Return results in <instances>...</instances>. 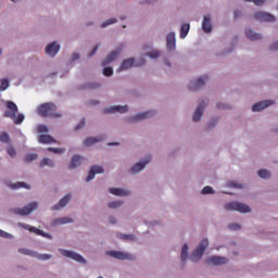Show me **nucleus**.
I'll return each instance as SVG.
<instances>
[{
  "label": "nucleus",
  "instance_id": "42",
  "mask_svg": "<svg viewBox=\"0 0 278 278\" xmlns=\"http://www.w3.org/2000/svg\"><path fill=\"white\" fill-rule=\"evenodd\" d=\"M9 86L10 81L8 79H2L0 90H8Z\"/></svg>",
  "mask_w": 278,
  "mask_h": 278
},
{
  "label": "nucleus",
  "instance_id": "7",
  "mask_svg": "<svg viewBox=\"0 0 278 278\" xmlns=\"http://www.w3.org/2000/svg\"><path fill=\"white\" fill-rule=\"evenodd\" d=\"M60 253L63 254L64 257L74 260V262H78L79 264H86V258H84V256H81L80 254H77L73 251L60 250Z\"/></svg>",
  "mask_w": 278,
  "mask_h": 278
},
{
  "label": "nucleus",
  "instance_id": "40",
  "mask_svg": "<svg viewBox=\"0 0 278 278\" xmlns=\"http://www.w3.org/2000/svg\"><path fill=\"white\" fill-rule=\"evenodd\" d=\"M0 142H10V136L7 132H1Z\"/></svg>",
  "mask_w": 278,
  "mask_h": 278
},
{
  "label": "nucleus",
  "instance_id": "21",
  "mask_svg": "<svg viewBox=\"0 0 278 278\" xmlns=\"http://www.w3.org/2000/svg\"><path fill=\"white\" fill-rule=\"evenodd\" d=\"M71 201V193L66 194L60 202L52 207V210H62V207H66L68 202Z\"/></svg>",
  "mask_w": 278,
  "mask_h": 278
},
{
  "label": "nucleus",
  "instance_id": "46",
  "mask_svg": "<svg viewBox=\"0 0 278 278\" xmlns=\"http://www.w3.org/2000/svg\"><path fill=\"white\" fill-rule=\"evenodd\" d=\"M248 3H254V5H264V0H244Z\"/></svg>",
  "mask_w": 278,
  "mask_h": 278
},
{
  "label": "nucleus",
  "instance_id": "27",
  "mask_svg": "<svg viewBox=\"0 0 278 278\" xmlns=\"http://www.w3.org/2000/svg\"><path fill=\"white\" fill-rule=\"evenodd\" d=\"M245 36L249 38V40H262V35L253 31V29H248L245 31Z\"/></svg>",
  "mask_w": 278,
  "mask_h": 278
},
{
  "label": "nucleus",
  "instance_id": "10",
  "mask_svg": "<svg viewBox=\"0 0 278 278\" xmlns=\"http://www.w3.org/2000/svg\"><path fill=\"white\" fill-rule=\"evenodd\" d=\"M149 162H151V156H147L143 161L135 164L134 167L130 168V173L132 175H136V173H140V170H142L147 166V164H149Z\"/></svg>",
  "mask_w": 278,
  "mask_h": 278
},
{
  "label": "nucleus",
  "instance_id": "2",
  "mask_svg": "<svg viewBox=\"0 0 278 278\" xmlns=\"http://www.w3.org/2000/svg\"><path fill=\"white\" fill-rule=\"evenodd\" d=\"M39 116L43 118H62V114L58 113V106L53 102H46L38 106Z\"/></svg>",
  "mask_w": 278,
  "mask_h": 278
},
{
  "label": "nucleus",
  "instance_id": "36",
  "mask_svg": "<svg viewBox=\"0 0 278 278\" xmlns=\"http://www.w3.org/2000/svg\"><path fill=\"white\" fill-rule=\"evenodd\" d=\"M48 151H51L52 153H56L58 155L64 153L66 149L64 148H48Z\"/></svg>",
  "mask_w": 278,
  "mask_h": 278
},
{
  "label": "nucleus",
  "instance_id": "34",
  "mask_svg": "<svg viewBox=\"0 0 278 278\" xmlns=\"http://www.w3.org/2000/svg\"><path fill=\"white\" fill-rule=\"evenodd\" d=\"M56 225H66L68 223H73V219L68 217H62L55 220Z\"/></svg>",
  "mask_w": 278,
  "mask_h": 278
},
{
  "label": "nucleus",
  "instance_id": "13",
  "mask_svg": "<svg viewBox=\"0 0 278 278\" xmlns=\"http://www.w3.org/2000/svg\"><path fill=\"white\" fill-rule=\"evenodd\" d=\"M275 102L273 100H264L253 104L252 112H262L265 108L273 105Z\"/></svg>",
  "mask_w": 278,
  "mask_h": 278
},
{
  "label": "nucleus",
  "instance_id": "5",
  "mask_svg": "<svg viewBox=\"0 0 278 278\" xmlns=\"http://www.w3.org/2000/svg\"><path fill=\"white\" fill-rule=\"evenodd\" d=\"M34 210H38L37 202H31L24 206L23 208H13L12 213L17 214L18 216H29V214H31Z\"/></svg>",
  "mask_w": 278,
  "mask_h": 278
},
{
  "label": "nucleus",
  "instance_id": "53",
  "mask_svg": "<svg viewBox=\"0 0 278 278\" xmlns=\"http://www.w3.org/2000/svg\"><path fill=\"white\" fill-rule=\"evenodd\" d=\"M99 50V46H96L92 51L89 53V58H92V55H94V53H97V51Z\"/></svg>",
  "mask_w": 278,
  "mask_h": 278
},
{
  "label": "nucleus",
  "instance_id": "6",
  "mask_svg": "<svg viewBox=\"0 0 278 278\" xmlns=\"http://www.w3.org/2000/svg\"><path fill=\"white\" fill-rule=\"evenodd\" d=\"M18 253H22L23 255H29L30 257H36L37 260H41V262H47V260H51L50 254H39L25 248H21L18 250Z\"/></svg>",
  "mask_w": 278,
  "mask_h": 278
},
{
  "label": "nucleus",
  "instance_id": "25",
  "mask_svg": "<svg viewBox=\"0 0 278 278\" xmlns=\"http://www.w3.org/2000/svg\"><path fill=\"white\" fill-rule=\"evenodd\" d=\"M131 66H134V59L124 60L118 67L117 73H121V71H127L131 68Z\"/></svg>",
  "mask_w": 278,
  "mask_h": 278
},
{
  "label": "nucleus",
  "instance_id": "45",
  "mask_svg": "<svg viewBox=\"0 0 278 278\" xmlns=\"http://www.w3.org/2000/svg\"><path fill=\"white\" fill-rule=\"evenodd\" d=\"M113 23H116V18H110L106 22H103L101 27H108V25H113Z\"/></svg>",
  "mask_w": 278,
  "mask_h": 278
},
{
  "label": "nucleus",
  "instance_id": "16",
  "mask_svg": "<svg viewBox=\"0 0 278 278\" xmlns=\"http://www.w3.org/2000/svg\"><path fill=\"white\" fill-rule=\"evenodd\" d=\"M129 109L127 108V105H115V106H111L109 109L104 110V114H114L116 112H118L119 114H125V112H127Z\"/></svg>",
  "mask_w": 278,
  "mask_h": 278
},
{
  "label": "nucleus",
  "instance_id": "60",
  "mask_svg": "<svg viewBox=\"0 0 278 278\" xmlns=\"http://www.w3.org/2000/svg\"><path fill=\"white\" fill-rule=\"evenodd\" d=\"M110 223H111L112 225L116 224V218L111 217V218H110Z\"/></svg>",
  "mask_w": 278,
  "mask_h": 278
},
{
  "label": "nucleus",
  "instance_id": "52",
  "mask_svg": "<svg viewBox=\"0 0 278 278\" xmlns=\"http://www.w3.org/2000/svg\"><path fill=\"white\" fill-rule=\"evenodd\" d=\"M99 84H89L87 85V88H90L91 90H94V88H99Z\"/></svg>",
  "mask_w": 278,
  "mask_h": 278
},
{
  "label": "nucleus",
  "instance_id": "59",
  "mask_svg": "<svg viewBox=\"0 0 278 278\" xmlns=\"http://www.w3.org/2000/svg\"><path fill=\"white\" fill-rule=\"evenodd\" d=\"M136 66H144V60H141L140 63H136Z\"/></svg>",
  "mask_w": 278,
  "mask_h": 278
},
{
  "label": "nucleus",
  "instance_id": "57",
  "mask_svg": "<svg viewBox=\"0 0 278 278\" xmlns=\"http://www.w3.org/2000/svg\"><path fill=\"white\" fill-rule=\"evenodd\" d=\"M72 60H73V62H75V60H79V54L78 53H74L72 55Z\"/></svg>",
  "mask_w": 278,
  "mask_h": 278
},
{
  "label": "nucleus",
  "instance_id": "39",
  "mask_svg": "<svg viewBox=\"0 0 278 278\" xmlns=\"http://www.w3.org/2000/svg\"><path fill=\"white\" fill-rule=\"evenodd\" d=\"M34 160H38V154L30 153V154L26 155V157H25V162H34Z\"/></svg>",
  "mask_w": 278,
  "mask_h": 278
},
{
  "label": "nucleus",
  "instance_id": "29",
  "mask_svg": "<svg viewBox=\"0 0 278 278\" xmlns=\"http://www.w3.org/2000/svg\"><path fill=\"white\" fill-rule=\"evenodd\" d=\"M23 227H24V229H28L29 231H33L37 236H43V238H47V233H45L42 230H40L36 227H31L29 225H24Z\"/></svg>",
  "mask_w": 278,
  "mask_h": 278
},
{
  "label": "nucleus",
  "instance_id": "32",
  "mask_svg": "<svg viewBox=\"0 0 278 278\" xmlns=\"http://www.w3.org/2000/svg\"><path fill=\"white\" fill-rule=\"evenodd\" d=\"M188 244L187 243H185L184 245H182V249H181V254H180V260H181V262L184 263V262H186V260H188Z\"/></svg>",
  "mask_w": 278,
  "mask_h": 278
},
{
  "label": "nucleus",
  "instance_id": "54",
  "mask_svg": "<svg viewBox=\"0 0 278 278\" xmlns=\"http://www.w3.org/2000/svg\"><path fill=\"white\" fill-rule=\"evenodd\" d=\"M8 232L0 229V238H8Z\"/></svg>",
  "mask_w": 278,
  "mask_h": 278
},
{
  "label": "nucleus",
  "instance_id": "28",
  "mask_svg": "<svg viewBox=\"0 0 278 278\" xmlns=\"http://www.w3.org/2000/svg\"><path fill=\"white\" fill-rule=\"evenodd\" d=\"M81 160L83 157L79 156V155H74L72 157V162L70 164V168H77V166H80L81 165Z\"/></svg>",
  "mask_w": 278,
  "mask_h": 278
},
{
  "label": "nucleus",
  "instance_id": "41",
  "mask_svg": "<svg viewBox=\"0 0 278 278\" xmlns=\"http://www.w3.org/2000/svg\"><path fill=\"white\" fill-rule=\"evenodd\" d=\"M202 194H214V189L210 186H206L202 189Z\"/></svg>",
  "mask_w": 278,
  "mask_h": 278
},
{
  "label": "nucleus",
  "instance_id": "38",
  "mask_svg": "<svg viewBox=\"0 0 278 278\" xmlns=\"http://www.w3.org/2000/svg\"><path fill=\"white\" fill-rule=\"evenodd\" d=\"M103 75L105 77H112V75H114V70H112V67H104Z\"/></svg>",
  "mask_w": 278,
  "mask_h": 278
},
{
  "label": "nucleus",
  "instance_id": "18",
  "mask_svg": "<svg viewBox=\"0 0 278 278\" xmlns=\"http://www.w3.org/2000/svg\"><path fill=\"white\" fill-rule=\"evenodd\" d=\"M204 108H205V102H202L198 105V108L193 114V117H192L193 123H199V121H201V116H203Z\"/></svg>",
  "mask_w": 278,
  "mask_h": 278
},
{
  "label": "nucleus",
  "instance_id": "1",
  "mask_svg": "<svg viewBox=\"0 0 278 278\" xmlns=\"http://www.w3.org/2000/svg\"><path fill=\"white\" fill-rule=\"evenodd\" d=\"M4 106L7 110L4 111V118H11L15 125H21L23 121H25V115L23 113H18V106L13 101H5Z\"/></svg>",
  "mask_w": 278,
  "mask_h": 278
},
{
  "label": "nucleus",
  "instance_id": "61",
  "mask_svg": "<svg viewBox=\"0 0 278 278\" xmlns=\"http://www.w3.org/2000/svg\"><path fill=\"white\" fill-rule=\"evenodd\" d=\"M108 146H109V147H116V146H118V143L113 142V143H108Z\"/></svg>",
  "mask_w": 278,
  "mask_h": 278
},
{
  "label": "nucleus",
  "instance_id": "3",
  "mask_svg": "<svg viewBox=\"0 0 278 278\" xmlns=\"http://www.w3.org/2000/svg\"><path fill=\"white\" fill-rule=\"evenodd\" d=\"M208 245H210V241H207V239H203L199 243L198 248L191 254L190 261L199 262V260H201V257H203V254L205 253V250L207 249Z\"/></svg>",
  "mask_w": 278,
  "mask_h": 278
},
{
  "label": "nucleus",
  "instance_id": "24",
  "mask_svg": "<svg viewBox=\"0 0 278 278\" xmlns=\"http://www.w3.org/2000/svg\"><path fill=\"white\" fill-rule=\"evenodd\" d=\"M121 53V51L115 50L113 52H111L106 59L104 61H102V66H105L106 64H110L111 62H114V60H116L118 58V54Z\"/></svg>",
  "mask_w": 278,
  "mask_h": 278
},
{
  "label": "nucleus",
  "instance_id": "56",
  "mask_svg": "<svg viewBox=\"0 0 278 278\" xmlns=\"http://www.w3.org/2000/svg\"><path fill=\"white\" fill-rule=\"evenodd\" d=\"M240 16H242V12L235 11V18H240Z\"/></svg>",
  "mask_w": 278,
  "mask_h": 278
},
{
  "label": "nucleus",
  "instance_id": "51",
  "mask_svg": "<svg viewBox=\"0 0 278 278\" xmlns=\"http://www.w3.org/2000/svg\"><path fill=\"white\" fill-rule=\"evenodd\" d=\"M122 240H134L132 235H121Z\"/></svg>",
  "mask_w": 278,
  "mask_h": 278
},
{
  "label": "nucleus",
  "instance_id": "62",
  "mask_svg": "<svg viewBox=\"0 0 278 278\" xmlns=\"http://www.w3.org/2000/svg\"><path fill=\"white\" fill-rule=\"evenodd\" d=\"M216 123V121H214V123H211L210 125H208V127H214V124Z\"/></svg>",
  "mask_w": 278,
  "mask_h": 278
},
{
  "label": "nucleus",
  "instance_id": "19",
  "mask_svg": "<svg viewBox=\"0 0 278 278\" xmlns=\"http://www.w3.org/2000/svg\"><path fill=\"white\" fill-rule=\"evenodd\" d=\"M105 140V136H99V137H88L85 139L84 144L85 147H91V144H97V142H103Z\"/></svg>",
  "mask_w": 278,
  "mask_h": 278
},
{
  "label": "nucleus",
  "instance_id": "33",
  "mask_svg": "<svg viewBox=\"0 0 278 278\" xmlns=\"http://www.w3.org/2000/svg\"><path fill=\"white\" fill-rule=\"evenodd\" d=\"M258 177H261V179H268L270 178V172H268V169H260L257 172Z\"/></svg>",
  "mask_w": 278,
  "mask_h": 278
},
{
  "label": "nucleus",
  "instance_id": "47",
  "mask_svg": "<svg viewBox=\"0 0 278 278\" xmlns=\"http://www.w3.org/2000/svg\"><path fill=\"white\" fill-rule=\"evenodd\" d=\"M8 155H10V157H14V155H16V150L14 148H8L7 150Z\"/></svg>",
  "mask_w": 278,
  "mask_h": 278
},
{
  "label": "nucleus",
  "instance_id": "26",
  "mask_svg": "<svg viewBox=\"0 0 278 278\" xmlns=\"http://www.w3.org/2000/svg\"><path fill=\"white\" fill-rule=\"evenodd\" d=\"M38 141L41 144H51L55 142V139H53V137H51L50 135H39Z\"/></svg>",
  "mask_w": 278,
  "mask_h": 278
},
{
  "label": "nucleus",
  "instance_id": "43",
  "mask_svg": "<svg viewBox=\"0 0 278 278\" xmlns=\"http://www.w3.org/2000/svg\"><path fill=\"white\" fill-rule=\"evenodd\" d=\"M37 131H38V134H47V131H49V128L45 125H39L37 127Z\"/></svg>",
  "mask_w": 278,
  "mask_h": 278
},
{
  "label": "nucleus",
  "instance_id": "37",
  "mask_svg": "<svg viewBox=\"0 0 278 278\" xmlns=\"http://www.w3.org/2000/svg\"><path fill=\"white\" fill-rule=\"evenodd\" d=\"M121 205H123V202L121 201H113L109 203V207L111 210H116V207H121Z\"/></svg>",
  "mask_w": 278,
  "mask_h": 278
},
{
  "label": "nucleus",
  "instance_id": "14",
  "mask_svg": "<svg viewBox=\"0 0 278 278\" xmlns=\"http://www.w3.org/2000/svg\"><path fill=\"white\" fill-rule=\"evenodd\" d=\"M229 261L227 257L222 256H211L206 260L207 264H212L213 266H220L223 264H227Z\"/></svg>",
  "mask_w": 278,
  "mask_h": 278
},
{
  "label": "nucleus",
  "instance_id": "49",
  "mask_svg": "<svg viewBox=\"0 0 278 278\" xmlns=\"http://www.w3.org/2000/svg\"><path fill=\"white\" fill-rule=\"evenodd\" d=\"M217 110H228L229 105L218 102L216 104Z\"/></svg>",
  "mask_w": 278,
  "mask_h": 278
},
{
  "label": "nucleus",
  "instance_id": "9",
  "mask_svg": "<svg viewBox=\"0 0 278 278\" xmlns=\"http://www.w3.org/2000/svg\"><path fill=\"white\" fill-rule=\"evenodd\" d=\"M155 115V111H148L143 113H138L134 117L130 118L131 123H140V121H147V118H151V116Z\"/></svg>",
  "mask_w": 278,
  "mask_h": 278
},
{
  "label": "nucleus",
  "instance_id": "35",
  "mask_svg": "<svg viewBox=\"0 0 278 278\" xmlns=\"http://www.w3.org/2000/svg\"><path fill=\"white\" fill-rule=\"evenodd\" d=\"M11 188L13 190H17V188H26V189H29V186L25 182H17V184H14V185H11Z\"/></svg>",
  "mask_w": 278,
  "mask_h": 278
},
{
  "label": "nucleus",
  "instance_id": "12",
  "mask_svg": "<svg viewBox=\"0 0 278 278\" xmlns=\"http://www.w3.org/2000/svg\"><path fill=\"white\" fill-rule=\"evenodd\" d=\"M205 81H207V76H202L198 78L195 81H191L189 84V89L192 91L199 90V88H202V86H205Z\"/></svg>",
  "mask_w": 278,
  "mask_h": 278
},
{
  "label": "nucleus",
  "instance_id": "8",
  "mask_svg": "<svg viewBox=\"0 0 278 278\" xmlns=\"http://www.w3.org/2000/svg\"><path fill=\"white\" fill-rule=\"evenodd\" d=\"M254 18L256 21H260L261 23H273L275 22V15L270 14V13H266V12H256L254 14Z\"/></svg>",
  "mask_w": 278,
  "mask_h": 278
},
{
  "label": "nucleus",
  "instance_id": "22",
  "mask_svg": "<svg viewBox=\"0 0 278 278\" xmlns=\"http://www.w3.org/2000/svg\"><path fill=\"white\" fill-rule=\"evenodd\" d=\"M166 47L169 51H173L175 49L176 39H175V33H169L166 38Z\"/></svg>",
  "mask_w": 278,
  "mask_h": 278
},
{
  "label": "nucleus",
  "instance_id": "4",
  "mask_svg": "<svg viewBox=\"0 0 278 278\" xmlns=\"http://www.w3.org/2000/svg\"><path fill=\"white\" fill-rule=\"evenodd\" d=\"M225 210L227 212H240L241 214H249V212H251L249 205L240 202H229L225 204Z\"/></svg>",
  "mask_w": 278,
  "mask_h": 278
},
{
  "label": "nucleus",
  "instance_id": "30",
  "mask_svg": "<svg viewBox=\"0 0 278 278\" xmlns=\"http://www.w3.org/2000/svg\"><path fill=\"white\" fill-rule=\"evenodd\" d=\"M190 31V25L188 23H185L180 26V38H186Z\"/></svg>",
  "mask_w": 278,
  "mask_h": 278
},
{
  "label": "nucleus",
  "instance_id": "50",
  "mask_svg": "<svg viewBox=\"0 0 278 278\" xmlns=\"http://www.w3.org/2000/svg\"><path fill=\"white\" fill-rule=\"evenodd\" d=\"M228 229H230L231 231H236V229H240V225H238V224H230L228 226Z\"/></svg>",
  "mask_w": 278,
  "mask_h": 278
},
{
  "label": "nucleus",
  "instance_id": "44",
  "mask_svg": "<svg viewBox=\"0 0 278 278\" xmlns=\"http://www.w3.org/2000/svg\"><path fill=\"white\" fill-rule=\"evenodd\" d=\"M147 55H148L149 58H151L152 60H156V58L160 55V51L154 50V51H152V52H149Z\"/></svg>",
  "mask_w": 278,
  "mask_h": 278
},
{
  "label": "nucleus",
  "instance_id": "64",
  "mask_svg": "<svg viewBox=\"0 0 278 278\" xmlns=\"http://www.w3.org/2000/svg\"><path fill=\"white\" fill-rule=\"evenodd\" d=\"M167 66H170V63L166 62Z\"/></svg>",
  "mask_w": 278,
  "mask_h": 278
},
{
  "label": "nucleus",
  "instance_id": "20",
  "mask_svg": "<svg viewBox=\"0 0 278 278\" xmlns=\"http://www.w3.org/2000/svg\"><path fill=\"white\" fill-rule=\"evenodd\" d=\"M202 29L205 34L212 33V20L210 16H204V20L202 22Z\"/></svg>",
  "mask_w": 278,
  "mask_h": 278
},
{
  "label": "nucleus",
  "instance_id": "58",
  "mask_svg": "<svg viewBox=\"0 0 278 278\" xmlns=\"http://www.w3.org/2000/svg\"><path fill=\"white\" fill-rule=\"evenodd\" d=\"M230 186H231V188H242L240 185H238L236 182H231Z\"/></svg>",
  "mask_w": 278,
  "mask_h": 278
},
{
  "label": "nucleus",
  "instance_id": "23",
  "mask_svg": "<svg viewBox=\"0 0 278 278\" xmlns=\"http://www.w3.org/2000/svg\"><path fill=\"white\" fill-rule=\"evenodd\" d=\"M109 192L115 197H128L129 191L121 188H110Z\"/></svg>",
  "mask_w": 278,
  "mask_h": 278
},
{
  "label": "nucleus",
  "instance_id": "48",
  "mask_svg": "<svg viewBox=\"0 0 278 278\" xmlns=\"http://www.w3.org/2000/svg\"><path fill=\"white\" fill-rule=\"evenodd\" d=\"M86 127V119L80 121V123L75 127V131H79V129Z\"/></svg>",
  "mask_w": 278,
  "mask_h": 278
},
{
  "label": "nucleus",
  "instance_id": "63",
  "mask_svg": "<svg viewBox=\"0 0 278 278\" xmlns=\"http://www.w3.org/2000/svg\"><path fill=\"white\" fill-rule=\"evenodd\" d=\"M97 103H99V102L92 101V102H91V105H97Z\"/></svg>",
  "mask_w": 278,
  "mask_h": 278
},
{
  "label": "nucleus",
  "instance_id": "17",
  "mask_svg": "<svg viewBox=\"0 0 278 278\" xmlns=\"http://www.w3.org/2000/svg\"><path fill=\"white\" fill-rule=\"evenodd\" d=\"M101 173H103V168L99 165H93L86 177V181H92V179H94V175H101Z\"/></svg>",
  "mask_w": 278,
  "mask_h": 278
},
{
  "label": "nucleus",
  "instance_id": "55",
  "mask_svg": "<svg viewBox=\"0 0 278 278\" xmlns=\"http://www.w3.org/2000/svg\"><path fill=\"white\" fill-rule=\"evenodd\" d=\"M271 51H278V42L274 43L271 47H270Z\"/></svg>",
  "mask_w": 278,
  "mask_h": 278
},
{
  "label": "nucleus",
  "instance_id": "11",
  "mask_svg": "<svg viewBox=\"0 0 278 278\" xmlns=\"http://www.w3.org/2000/svg\"><path fill=\"white\" fill-rule=\"evenodd\" d=\"M106 255H110V257H115V260H134V256H131L129 253L118 251H109L106 252Z\"/></svg>",
  "mask_w": 278,
  "mask_h": 278
},
{
  "label": "nucleus",
  "instance_id": "15",
  "mask_svg": "<svg viewBox=\"0 0 278 278\" xmlns=\"http://www.w3.org/2000/svg\"><path fill=\"white\" fill-rule=\"evenodd\" d=\"M58 51H60V45L55 41L46 47V54L51 55V58H55Z\"/></svg>",
  "mask_w": 278,
  "mask_h": 278
},
{
  "label": "nucleus",
  "instance_id": "31",
  "mask_svg": "<svg viewBox=\"0 0 278 278\" xmlns=\"http://www.w3.org/2000/svg\"><path fill=\"white\" fill-rule=\"evenodd\" d=\"M39 166L41 168H45V166H50L51 168H53V166H55V163L51 159L46 157L41 160Z\"/></svg>",
  "mask_w": 278,
  "mask_h": 278
}]
</instances>
